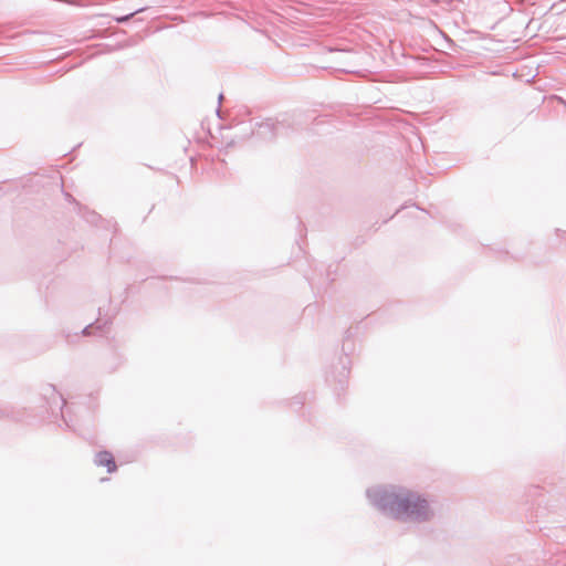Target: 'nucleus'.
<instances>
[{
	"mask_svg": "<svg viewBox=\"0 0 566 566\" xmlns=\"http://www.w3.org/2000/svg\"><path fill=\"white\" fill-rule=\"evenodd\" d=\"M143 9H139V10H136L135 12H132L127 15H123V17H117L115 18V20L118 22V23H123V22H126L129 20L130 17H133L135 13L142 11Z\"/></svg>",
	"mask_w": 566,
	"mask_h": 566,
	"instance_id": "obj_4",
	"label": "nucleus"
},
{
	"mask_svg": "<svg viewBox=\"0 0 566 566\" xmlns=\"http://www.w3.org/2000/svg\"><path fill=\"white\" fill-rule=\"evenodd\" d=\"M62 417H64V416L62 415ZM63 419H64V423H65V426H66L67 428H71V426L69 424L67 420H66L65 418H63Z\"/></svg>",
	"mask_w": 566,
	"mask_h": 566,
	"instance_id": "obj_6",
	"label": "nucleus"
},
{
	"mask_svg": "<svg viewBox=\"0 0 566 566\" xmlns=\"http://www.w3.org/2000/svg\"><path fill=\"white\" fill-rule=\"evenodd\" d=\"M222 97H223L222 94H220L219 95V103L221 102Z\"/></svg>",
	"mask_w": 566,
	"mask_h": 566,
	"instance_id": "obj_7",
	"label": "nucleus"
},
{
	"mask_svg": "<svg viewBox=\"0 0 566 566\" xmlns=\"http://www.w3.org/2000/svg\"><path fill=\"white\" fill-rule=\"evenodd\" d=\"M91 329H93V325H87L86 327H84L82 329V334L83 335H90L91 334Z\"/></svg>",
	"mask_w": 566,
	"mask_h": 566,
	"instance_id": "obj_5",
	"label": "nucleus"
},
{
	"mask_svg": "<svg viewBox=\"0 0 566 566\" xmlns=\"http://www.w3.org/2000/svg\"><path fill=\"white\" fill-rule=\"evenodd\" d=\"M281 126L276 125L272 119H266L265 122L261 123L259 126V134L261 136H265L268 133H273V135H277L280 132Z\"/></svg>",
	"mask_w": 566,
	"mask_h": 566,
	"instance_id": "obj_3",
	"label": "nucleus"
},
{
	"mask_svg": "<svg viewBox=\"0 0 566 566\" xmlns=\"http://www.w3.org/2000/svg\"><path fill=\"white\" fill-rule=\"evenodd\" d=\"M370 504L381 514L401 522H428L433 510L422 494L400 485H379L366 491Z\"/></svg>",
	"mask_w": 566,
	"mask_h": 566,
	"instance_id": "obj_1",
	"label": "nucleus"
},
{
	"mask_svg": "<svg viewBox=\"0 0 566 566\" xmlns=\"http://www.w3.org/2000/svg\"><path fill=\"white\" fill-rule=\"evenodd\" d=\"M94 463L97 467H105L108 473H113L117 469L114 457L108 451H99L96 453Z\"/></svg>",
	"mask_w": 566,
	"mask_h": 566,
	"instance_id": "obj_2",
	"label": "nucleus"
}]
</instances>
